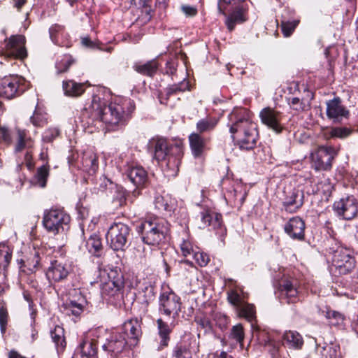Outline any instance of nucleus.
Masks as SVG:
<instances>
[{"label":"nucleus","mask_w":358,"mask_h":358,"mask_svg":"<svg viewBox=\"0 0 358 358\" xmlns=\"http://www.w3.org/2000/svg\"><path fill=\"white\" fill-rule=\"evenodd\" d=\"M229 131L231 138L241 150H251L257 145L259 133L257 124L251 120L248 110L236 108L229 114Z\"/></svg>","instance_id":"obj_1"},{"label":"nucleus","mask_w":358,"mask_h":358,"mask_svg":"<svg viewBox=\"0 0 358 358\" xmlns=\"http://www.w3.org/2000/svg\"><path fill=\"white\" fill-rule=\"evenodd\" d=\"M92 115L109 127L124 124L130 113L134 109L130 100L122 104L110 103L107 105L99 96H94L91 103Z\"/></svg>","instance_id":"obj_2"},{"label":"nucleus","mask_w":358,"mask_h":358,"mask_svg":"<svg viewBox=\"0 0 358 358\" xmlns=\"http://www.w3.org/2000/svg\"><path fill=\"white\" fill-rule=\"evenodd\" d=\"M154 157L157 162H164L169 169L178 172L183 157V147L180 144H171L164 138H155L150 142Z\"/></svg>","instance_id":"obj_3"},{"label":"nucleus","mask_w":358,"mask_h":358,"mask_svg":"<svg viewBox=\"0 0 358 358\" xmlns=\"http://www.w3.org/2000/svg\"><path fill=\"white\" fill-rule=\"evenodd\" d=\"M168 228L164 221L158 218H149L143 221L138 227L143 241L151 245H159L166 237Z\"/></svg>","instance_id":"obj_4"},{"label":"nucleus","mask_w":358,"mask_h":358,"mask_svg":"<svg viewBox=\"0 0 358 358\" xmlns=\"http://www.w3.org/2000/svg\"><path fill=\"white\" fill-rule=\"evenodd\" d=\"M70 220L69 215L63 209L52 208L44 211L42 222L49 233L55 235L64 231Z\"/></svg>","instance_id":"obj_5"},{"label":"nucleus","mask_w":358,"mask_h":358,"mask_svg":"<svg viewBox=\"0 0 358 358\" xmlns=\"http://www.w3.org/2000/svg\"><path fill=\"white\" fill-rule=\"evenodd\" d=\"M28 87L24 78L17 75L5 76L0 80V97L8 99L22 94Z\"/></svg>","instance_id":"obj_6"},{"label":"nucleus","mask_w":358,"mask_h":358,"mask_svg":"<svg viewBox=\"0 0 358 358\" xmlns=\"http://www.w3.org/2000/svg\"><path fill=\"white\" fill-rule=\"evenodd\" d=\"M130 228L124 223H115L106 234V240L113 250H123L130 236Z\"/></svg>","instance_id":"obj_7"},{"label":"nucleus","mask_w":358,"mask_h":358,"mask_svg":"<svg viewBox=\"0 0 358 358\" xmlns=\"http://www.w3.org/2000/svg\"><path fill=\"white\" fill-rule=\"evenodd\" d=\"M300 283L292 276H284L279 282L278 296L282 302L295 303L300 301Z\"/></svg>","instance_id":"obj_8"},{"label":"nucleus","mask_w":358,"mask_h":358,"mask_svg":"<svg viewBox=\"0 0 358 358\" xmlns=\"http://www.w3.org/2000/svg\"><path fill=\"white\" fill-rule=\"evenodd\" d=\"M332 266L341 275L350 272L355 266V261L351 251L346 248L338 247L333 253Z\"/></svg>","instance_id":"obj_9"},{"label":"nucleus","mask_w":358,"mask_h":358,"mask_svg":"<svg viewBox=\"0 0 358 358\" xmlns=\"http://www.w3.org/2000/svg\"><path fill=\"white\" fill-rule=\"evenodd\" d=\"M338 155V149L332 146H320L311 157L316 170H329L332 165V161Z\"/></svg>","instance_id":"obj_10"},{"label":"nucleus","mask_w":358,"mask_h":358,"mask_svg":"<svg viewBox=\"0 0 358 358\" xmlns=\"http://www.w3.org/2000/svg\"><path fill=\"white\" fill-rule=\"evenodd\" d=\"M181 309L180 298L173 292H164L159 297V311L166 316L176 318Z\"/></svg>","instance_id":"obj_11"},{"label":"nucleus","mask_w":358,"mask_h":358,"mask_svg":"<svg viewBox=\"0 0 358 358\" xmlns=\"http://www.w3.org/2000/svg\"><path fill=\"white\" fill-rule=\"evenodd\" d=\"M127 344L124 336L118 331L111 332L102 345V349L108 353L112 358H115L121 353Z\"/></svg>","instance_id":"obj_12"},{"label":"nucleus","mask_w":358,"mask_h":358,"mask_svg":"<svg viewBox=\"0 0 358 358\" xmlns=\"http://www.w3.org/2000/svg\"><path fill=\"white\" fill-rule=\"evenodd\" d=\"M111 271L108 274V280L101 285V292L104 296L118 298L122 296V290L124 288V280L121 274H117Z\"/></svg>","instance_id":"obj_13"},{"label":"nucleus","mask_w":358,"mask_h":358,"mask_svg":"<svg viewBox=\"0 0 358 358\" xmlns=\"http://www.w3.org/2000/svg\"><path fill=\"white\" fill-rule=\"evenodd\" d=\"M334 210L345 220H351L355 217L358 212V203L353 196L341 199L334 203Z\"/></svg>","instance_id":"obj_14"},{"label":"nucleus","mask_w":358,"mask_h":358,"mask_svg":"<svg viewBox=\"0 0 358 358\" xmlns=\"http://www.w3.org/2000/svg\"><path fill=\"white\" fill-rule=\"evenodd\" d=\"M259 117L262 122L276 134L282 131V115L279 111L269 107L264 108L260 111Z\"/></svg>","instance_id":"obj_15"},{"label":"nucleus","mask_w":358,"mask_h":358,"mask_svg":"<svg viewBox=\"0 0 358 358\" xmlns=\"http://www.w3.org/2000/svg\"><path fill=\"white\" fill-rule=\"evenodd\" d=\"M121 332L127 339V345L134 346L142 335L141 323L138 319H131L125 322Z\"/></svg>","instance_id":"obj_16"},{"label":"nucleus","mask_w":358,"mask_h":358,"mask_svg":"<svg viewBox=\"0 0 358 358\" xmlns=\"http://www.w3.org/2000/svg\"><path fill=\"white\" fill-rule=\"evenodd\" d=\"M7 54L15 58L23 59L27 56L25 38L22 35L12 36L6 41Z\"/></svg>","instance_id":"obj_17"},{"label":"nucleus","mask_w":358,"mask_h":358,"mask_svg":"<svg viewBox=\"0 0 358 358\" xmlns=\"http://www.w3.org/2000/svg\"><path fill=\"white\" fill-rule=\"evenodd\" d=\"M305 228L304 221L296 216L289 219L285 224L284 231L292 239L302 241L305 237Z\"/></svg>","instance_id":"obj_18"},{"label":"nucleus","mask_w":358,"mask_h":358,"mask_svg":"<svg viewBox=\"0 0 358 358\" xmlns=\"http://www.w3.org/2000/svg\"><path fill=\"white\" fill-rule=\"evenodd\" d=\"M349 115L348 110L341 103L340 98L336 97L327 102V115L334 122L342 120Z\"/></svg>","instance_id":"obj_19"},{"label":"nucleus","mask_w":358,"mask_h":358,"mask_svg":"<svg viewBox=\"0 0 358 358\" xmlns=\"http://www.w3.org/2000/svg\"><path fill=\"white\" fill-rule=\"evenodd\" d=\"M304 193L299 187L294 188L285 197L283 201L285 209L287 212L293 213L299 209L303 204Z\"/></svg>","instance_id":"obj_20"},{"label":"nucleus","mask_w":358,"mask_h":358,"mask_svg":"<svg viewBox=\"0 0 358 358\" xmlns=\"http://www.w3.org/2000/svg\"><path fill=\"white\" fill-rule=\"evenodd\" d=\"M70 272L69 266L57 260L51 263L46 275L49 280L55 282H60L67 278Z\"/></svg>","instance_id":"obj_21"},{"label":"nucleus","mask_w":358,"mask_h":358,"mask_svg":"<svg viewBox=\"0 0 358 358\" xmlns=\"http://www.w3.org/2000/svg\"><path fill=\"white\" fill-rule=\"evenodd\" d=\"M191 152L194 158L201 157L206 148L207 139L200 134L192 132L188 137Z\"/></svg>","instance_id":"obj_22"},{"label":"nucleus","mask_w":358,"mask_h":358,"mask_svg":"<svg viewBox=\"0 0 358 358\" xmlns=\"http://www.w3.org/2000/svg\"><path fill=\"white\" fill-rule=\"evenodd\" d=\"M130 181L137 187H143L148 182L147 171L141 166H133L127 173Z\"/></svg>","instance_id":"obj_23"},{"label":"nucleus","mask_w":358,"mask_h":358,"mask_svg":"<svg viewBox=\"0 0 358 358\" xmlns=\"http://www.w3.org/2000/svg\"><path fill=\"white\" fill-rule=\"evenodd\" d=\"M154 203L155 208L159 211L171 213L174 210L176 206V200L169 194L163 193L155 197Z\"/></svg>","instance_id":"obj_24"},{"label":"nucleus","mask_w":358,"mask_h":358,"mask_svg":"<svg viewBox=\"0 0 358 358\" xmlns=\"http://www.w3.org/2000/svg\"><path fill=\"white\" fill-rule=\"evenodd\" d=\"M15 132L16 143L14 148L15 152H19L34 146V141L31 136H28L27 131L25 129L17 127Z\"/></svg>","instance_id":"obj_25"},{"label":"nucleus","mask_w":358,"mask_h":358,"mask_svg":"<svg viewBox=\"0 0 358 358\" xmlns=\"http://www.w3.org/2000/svg\"><path fill=\"white\" fill-rule=\"evenodd\" d=\"M79 294L80 297L78 301L69 300L63 303L62 308L66 315L79 316L83 313L85 299L80 293Z\"/></svg>","instance_id":"obj_26"},{"label":"nucleus","mask_w":358,"mask_h":358,"mask_svg":"<svg viewBox=\"0 0 358 358\" xmlns=\"http://www.w3.org/2000/svg\"><path fill=\"white\" fill-rule=\"evenodd\" d=\"M237 316L244 318L251 323L252 329H255L253 322L256 321V308L252 303L245 302L236 310Z\"/></svg>","instance_id":"obj_27"},{"label":"nucleus","mask_w":358,"mask_h":358,"mask_svg":"<svg viewBox=\"0 0 358 358\" xmlns=\"http://www.w3.org/2000/svg\"><path fill=\"white\" fill-rule=\"evenodd\" d=\"M201 220L206 225L212 227L214 229L222 231V217L221 214L210 210L203 211L201 213Z\"/></svg>","instance_id":"obj_28"},{"label":"nucleus","mask_w":358,"mask_h":358,"mask_svg":"<svg viewBox=\"0 0 358 358\" xmlns=\"http://www.w3.org/2000/svg\"><path fill=\"white\" fill-rule=\"evenodd\" d=\"M247 20L246 9L243 6H237L232 13L227 17L226 24L227 28L231 31L236 24L242 23Z\"/></svg>","instance_id":"obj_29"},{"label":"nucleus","mask_w":358,"mask_h":358,"mask_svg":"<svg viewBox=\"0 0 358 358\" xmlns=\"http://www.w3.org/2000/svg\"><path fill=\"white\" fill-rule=\"evenodd\" d=\"M133 69L138 73L152 77L158 69V63L155 59L141 64L140 62L134 64Z\"/></svg>","instance_id":"obj_30"},{"label":"nucleus","mask_w":358,"mask_h":358,"mask_svg":"<svg viewBox=\"0 0 358 358\" xmlns=\"http://www.w3.org/2000/svg\"><path fill=\"white\" fill-rule=\"evenodd\" d=\"M158 334L160 338L159 348H164L167 347L170 341V334L171 333V328L170 326L163 321L162 319L159 318L157 320Z\"/></svg>","instance_id":"obj_31"},{"label":"nucleus","mask_w":358,"mask_h":358,"mask_svg":"<svg viewBox=\"0 0 358 358\" xmlns=\"http://www.w3.org/2000/svg\"><path fill=\"white\" fill-rule=\"evenodd\" d=\"M62 88L65 95L69 96H79L85 91L84 84L76 83L73 80L63 81Z\"/></svg>","instance_id":"obj_32"},{"label":"nucleus","mask_w":358,"mask_h":358,"mask_svg":"<svg viewBox=\"0 0 358 358\" xmlns=\"http://www.w3.org/2000/svg\"><path fill=\"white\" fill-rule=\"evenodd\" d=\"M80 349L82 355L86 358L97 357V341L94 339L84 340L80 344Z\"/></svg>","instance_id":"obj_33"},{"label":"nucleus","mask_w":358,"mask_h":358,"mask_svg":"<svg viewBox=\"0 0 358 358\" xmlns=\"http://www.w3.org/2000/svg\"><path fill=\"white\" fill-rule=\"evenodd\" d=\"M218 123V120L215 117H207L201 119L196 123V127L197 134L202 135L203 134L210 133L215 129Z\"/></svg>","instance_id":"obj_34"},{"label":"nucleus","mask_w":358,"mask_h":358,"mask_svg":"<svg viewBox=\"0 0 358 358\" xmlns=\"http://www.w3.org/2000/svg\"><path fill=\"white\" fill-rule=\"evenodd\" d=\"M340 347L334 343H324L323 346L317 345V352L320 358H338Z\"/></svg>","instance_id":"obj_35"},{"label":"nucleus","mask_w":358,"mask_h":358,"mask_svg":"<svg viewBox=\"0 0 358 358\" xmlns=\"http://www.w3.org/2000/svg\"><path fill=\"white\" fill-rule=\"evenodd\" d=\"M282 338L289 348L298 350L301 349L303 345L302 336L295 331H287L285 332Z\"/></svg>","instance_id":"obj_36"},{"label":"nucleus","mask_w":358,"mask_h":358,"mask_svg":"<svg viewBox=\"0 0 358 358\" xmlns=\"http://www.w3.org/2000/svg\"><path fill=\"white\" fill-rule=\"evenodd\" d=\"M51 337L55 344L57 352H63L66 347L64 329L59 325L55 326V329L51 331Z\"/></svg>","instance_id":"obj_37"},{"label":"nucleus","mask_w":358,"mask_h":358,"mask_svg":"<svg viewBox=\"0 0 358 358\" xmlns=\"http://www.w3.org/2000/svg\"><path fill=\"white\" fill-rule=\"evenodd\" d=\"M189 89V83L187 80H184L178 84L173 85L166 89V97L162 96L159 97L161 103H165L164 99L167 100L171 95L176 94L178 92H184Z\"/></svg>","instance_id":"obj_38"},{"label":"nucleus","mask_w":358,"mask_h":358,"mask_svg":"<svg viewBox=\"0 0 358 358\" xmlns=\"http://www.w3.org/2000/svg\"><path fill=\"white\" fill-rule=\"evenodd\" d=\"M83 167L88 171L95 172L98 169V159L93 152L85 153L82 157Z\"/></svg>","instance_id":"obj_39"},{"label":"nucleus","mask_w":358,"mask_h":358,"mask_svg":"<svg viewBox=\"0 0 358 358\" xmlns=\"http://www.w3.org/2000/svg\"><path fill=\"white\" fill-rule=\"evenodd\" d=\"M170 358H192V355L186 345L178 343L173 347Z\"/></svg>","instance_id":"obj_40"},{"label":"nucleus","mask_w":358,"mask_h":358,"mask_svg":"<svg viewBox=\"0 0 358 358\" xmlns=\"http://www.w3.org/2000/svg\"><path fill=\"white\" fill-rule=\"evenodd\" d=\"M86 247L90 253L99 256L98 253L102 248L101 238L96 234L92 235L86 242Z\"/></svg>","instance_id":"obj_41"},{"label":"nucleus","mask_w":358,"mask_h":358,"mask_svg":"<svg viewBox=\"0 0 358 358\" xmlns=\"http://www.w3.org/2000/svg\"><path fill=\"white\" fill-rule=\"evenodd\" d=\"M50 37L55 44L60 45L62 43L61 38L65 34L64 27L60 24H53L49 29Z\"/></svg>","instance_id":"obj_42"},{"label":"nucleus","mask_w":358,"mask_h":358,"mask_svg":"<svg viewBox=\"0 0 358 358\" xmlns=\"http://www.w3.org/2000/svg\"><path fill=\"white\" fill-rule=\"evenodd\" d=\"M12 258V252L8 246L0 245V269H6Z\"/></svg>","instance_id":"obj_43"},{"label":"nucleus","mask_w":358,"mask_h":358,"mask_svg":"<svg viewBox=\"0 0 358 358\" xmlns=\"http://www.w3.org/2000/svg\"><path fill=\"white\" fill-rule=\"evenodd\" d=\"M74 63V59L69 55H64L60 60L56 62L55 67L58 73H62L68 71L72 64Z\"/></svg>","instance_id":"obj_44"},{"label":"nucleus","mask_w":358,"mask_h":358,"mask_svg":"<svg viewBox=\"0 0 358 358\" xmlns=\"http://www.w3.org/2000/svg\"><path fill=\"white\" fill-rule=\"evenodd\" d=\"M227 301L231 306H233L235 310L245 302L240 294L236 290H231L228 292Z\"/></svg>","instance_id":"obj_45"},{"label":"nucleus","mask_w":358,"mask_h":358,"mask_svg":"<svg viewBox=\"0 0 358 358\" xmlns=\"http://www.w3.org/2000/svg\"><path fill=\"white\" fill-rule=\"evenodd\" d=\"M49 176V168L46 165H43L37 169L36 178L38 185L41 187L46 186L47 178Z\"/></svg>","instance_id":"obj_46"},{"label":"nucleus","mask_w":358,"mask_h":358,"mask_svg":"<svg viewBox=\"0 0 358 358\" xmlns=\"http://www.w3.org/2000/svg\"><path fill=\"white\" fill-rule=\"evenodd\" d=\"M299 23V20L282 21L281 30L285 37L290 36Z\"/></svg>","instance_id":"obj_47"},{"label":"nucleus","mask_w":358,"mask_h":358,"mask_svg":"<svg viewBox=\"0 0 358 358\" xmlns=\"http://www.w3.org/2000/svg\"><path fill=\"white\" fill-rule=\"evenodd\" d=\"M180 250L182 255L185 257H189V259L196 252V249L194 248L193 244L189 239L183 238L180 245Z\"/></svg>","instance_id":"obj_48"},{"label":"nucleus","mask_w":358,"mask_h":358,"mask_svg":"<svg viewBox=\"0 0 358 358\" xmlns=\"http://www.w3.org/2000/svg\"><path fill=\"white\" fill-rule=\"evenodd\" d=\"M230 336L231 338L236 340L240 344H243L245 333L243 325L238 324L232 327L230 332Z\"/></svg>","instance_id":"obj_49"},{"label":"nucleus","mask_w":358,"mask_h":358,"mask_svg":"<svg viewBox=\"0 0 358 358\" xmlns=\"http://www.w3.org/2000/svg\"><path fill=\"white\" fill-rule=\"evenodd\" d=\"M191 259H194L200 266H206L210 261L209 257L207 254L199 251H196L192 257L190 259H187L186 262L187 263H192Z\"/></svg>","instance_id":"obj_50"},{"label":"nucleus","mask_w":358,"mask_h":358,"mask_svg":"<svg viewBox=\"0 0 358 358\" xmlns=\"http://www.w3.org/2000/svg\"><path fill=\"white\" fill-rule=\"evenodd\" d=\"M60 131L56 127H51L46 129L43 135L42 140L45 143H51L59 136Z\"/></svg>","instance_id":"obj_51"},{"label":"nucleus","mask_w":358,"mask_h":358,"mask_svg":"<svg viewBox=\"0 0 358 358\" xmlns=\"http://www.w3.org/2000/svg\"><path fill=\"white\" fill-rule=\"evenodd\" d=\"M327 317L329 319V324L336 326L343 322L344 317L342 314L335 310L327 312Z\"/></svg>","instance_id":"obj_52"},{"label":"nucleus","mask_w":358,"mask_h":358,"mask_svg":"<svg viewBox=\"0 0 358 358\" xmlns=\"http://www.w3.org/2000/svg\"><path fill=\"white\" fill-rule=\"evenodd\" d=\"M351 134V131L345 127H336L330 131L331 137L345 138Z\"/></svg>","instance_id":"obj_53"},{"label":"nucleus","mask_w":358,"mask_h":358,"mask_svg":"<svg viewBox=\"0 0 358 358\" xmlns=\"http://www.w3.org/2000/svg\"><path fill=\"white\" fill-rule=\"evenodd\" d=\"M289 104L290 107L297 111L305 110L307 108V106L305 104L303 100H301L298 97L292 98L289 101Z\"/></svg>","instance_id":"obj_54"},{"label":"nucleus","mask_w":358,"mask_h":358,"mask_svg":"<svg viewBox=\"0 0 358 358\" xmlns=\"http://www.w3.org/2000/svg\"><path fill=\"white\" fill-rule=\"evenodd\" d=\"M8 314L7 309L4 308L3 306H1L0 308V327H1V331L2 334H4L6 330V326L8 324Z\"/></svg>","instance_id":"obj_55"},{"label":"nucleus","mask_w":358,"mask_h":358,"mask_svg":"<svg viewBox=\"0 0 358 358\" xmlns=\"http://www.w3.org/2000/svg\"><path fill=\"white\" fill-rule=\"evenodd\" d=\"M30 120L33 125L37 127H42L47 123V120L45 117L37 113H34V115L30 117Z\"/></svg>","instance_id":"obj_56"},{"label":"nucleus","mask_w":358,"mask_h":358,"mask_svg":"<svg viewBox=\"0 0 358 358\" xmlns=\"http://www.w3.org/2000/svg\"><path fill=\"white\" fill-rule=\"evenodd\" d=\"M0 141L7 145L12 143L10 131L6 127L0 126Z\"/></svg>","instance_id":"obj_57"},{"label":"nucleus","mask_w":358,"mask_h":358,"mask_svg":"<svg viewBox=\"0 0 358 358\" xmlns=\"http://www.w3.org/2000/svg\"><path fill=\"white\" fill-rule=\"evenodd\" d=\"M27 263L28 269L30 271L34 272L40 264V257L38 252H34L33 257L27 259Z\"/></svg>","instance_id":"obj_58"},{"label":"nucleus","mask_w":358,"mask_h":358,"mask_svg":"<svg viewBox=\"0 0 358 358\" xmlns=\"http://www.w3.org/2000/svg\"><path fill=\"white\" fill-rule=\"evenodd\" d=\"M195 322L201 328L204 329L206 332L210 331L212 329L210 321L206 317H196Z\"/></svg>","instance_id":"obj_59"},{"label":"nucleus","mask_w":358,"mask_h":358,"mask_svg":"<svg viewBox=\"0 0 358 358\" xmlns=\"http://www.w3.org/2000/svg\"><path fill=\"white\" fill-rule=\"evenodd\" d=\"M180 8L187 17H193L197 14V9L194 6L182 5Z\"/></svg>","instance_id":"obj_60"},{"label":"nucleus","mask_w":358,"mask_h":358,"mask_svg":"<svg viewBox=\"0 0 358 358\" xmlns=\"http://www.w3.org/2000/svg\"><path fill=\"white\" fill-rule=\"evenodd\" d=\"M176 71V63L174 61H168L166 64V73L173 75Z\"/></svg>","instance_id":"obj_61"},{"label":"nucleus","mask_w":358,"mask_h":358,"mask_svg":"<svg viewBox=\"0 0 358 358\" xmlns=\"http://www.w3.org/2000/svg\"><path fill=\"white\" fill-rule=\"evenodd\" d=\"M245 0H219L218 9L220 12L222 11L221 3L223 2L226 4H231L234 6H238L239 3L244 2Z\"/></svg>","instance_id":"obj_62"},{"label":"nucleus","mask_w":358,"mask_h":358,"mask_svg":"<svg viewBox=\"0 0 358 358\" xmlns=\"http://www.w3.org/2000/svg\"><path fill=\"white\" fill-rule=\"evenodd\" d=\"M24 160L27 163V166L29 169H31L33 166L32 164V154L31 152L27 151L24 155Z\"/></svg>","instance_id":"obj_63"},{"label":"nucleus","mask_w":358,"mask_h":358,"mask_svg":"<svg viewBox=\"0 0 358 358\" xmlns=\"http://www.w3.org/2000/svg\"><path fill=\"white\" fill-rule=\"evenodd\" d=\"M8 358H27L21 354H20L17 351L15 350H11L9 351L8 354Z\"/></svg>","instance_id":"obj_64"}]
</instances>
